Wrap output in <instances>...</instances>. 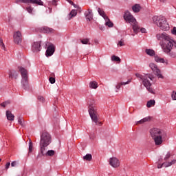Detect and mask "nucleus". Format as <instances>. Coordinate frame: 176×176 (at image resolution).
Masks as SVG:
<instances>
[{
  "label": "nucleus",
  "mask_w": 176,
  "mask_h": 176,
  "mask_svg": "<svg viewBox=\"0 0 176 176\" xmlns=\"http://www.w3.org/2000/svg\"><path fill=\"white\" fill-rule=\"evenodd\" d=\"M47 146H49L48 144H43L42 143H40V152L42 155V156H46V151H47Z\"/></svg>",
  "instance_id": "obj_16"
},
{
  "label": "nucleus",
  "mask_w": 176,
  "mask_h": 176,
  "mask_svg": "<svg viewBox=\"0 0 176 176\" xmlns=\"http://www.w3.org/2000/svg\"><path fill=\"white\" fill-rule=\"evenodd\" d=\"M89 113L91 116V119L96 124H99L101 126L102 124V122H98V113H97V107H96V104L94 103V100L92 102L89 103Z\"/></svg>",
  "instance_id": "obj_6"
},
{
  "label": "nucleus",
  "mask_w": 176,
  "mask_h": 176,
  "mask_svg": "<svg viewBox=\"0 0 176 176\" xmlns=\"http://www.w3.org/2000/svg\"><path fill=\"white\" fill-rule=\"evenodd\" d=\"M50 142H52V136H50V134L46 131L43 132L41 135L40 144L50 145Z\"/></svg>",
  "instance_id": "obj_10"
},
{
  "label": "nucleus",
  "mask_w": 176,
  "mask_h": 176,
  "mask_svg": "<svg viewBox=\"0 0 176 176\" xmlns=\"http://www.w3.org/2000/svg\"><path fill=\"white\" fill-rule=\"evenodd\" d=\"M38 100L41 101V102H43V101H45V98H43V96H38Z\"/></svg>",
  "instance_id": "obj_42"
},
{
  "label": "nucleus",
  "mask_w": 176,
  "mask_h": 176,
  "mask_svg": "<svg viewBox=\"0 0 176 176\" xmlns=\"http://www.w3.org/2000/svg\"><path fill=\"white\" fill-rule=\"evenodd\" d=\"M164 162H163L162 164H158L157 168H162V167H171V166H174L176 163L175 159H172L171 157V153L170 152H168L166 155H165V157L164 158Z\"/></svg>",
  "instance_id": "obj_7"
},
{
  "label": "nucleus",
  "mask_w": 176,
  "mask_h": 176,
  "mask_svg": "<svg viewBox=\"0 0 176 176\" xmlns=\"http://www.w3.org/2000/svg\"><path fill=\"white\" fill-rule=\"evenodd\" d=\"M155 61L156 63H161L162 64H164V58H160V56H155Z\"/></svg>",
  "instance_id": "obj_26"
},
{
  "label": "nucleus",
  "mask_w": 176,
  "mask_h": 176,
  "mask_svg": "<svg viewBox=\"0 0 176 176\" xmlns=\"http://www.w3.org/2000/svg\"><path fill=\"white\" fill-rule=\"evenodd\" d=\"M84 160H87V162L91 161V159H93V157L91 156V154H87L85 156L83 157Z\"/></svg>",
  "instance_id": "obj_31"
},
{
  "label": "nucleus",
  "mask_w": 176,
  "mask_h": 176,
  "mask_svg": "<svg viewBox=\"0 0 176 176\" xmlns=\"http://www.w3.org/2000/svg\"><path fill=\"white\" fill-rule=\"evenodd\" d=\"M109 164L110 166H111V167H113L114 168H118V167L120 166V162L118 158L113 157L109 159Z\"/></svg>",
  "instance_id": "obj_13"
},
{
  "label": "nucleus",
  "mask_w": 176,
  "mask_h": 176,
  "mask_svg": "<svg viewBox=\"0 0 176 176\" xmlns=\"http://www.w3.org/2000/svg\"><path fill=\"white\" fill-rule=\"evenodd\" d=\"M26 10L28 13H30V14H32V11L34 10V8L31 6H28L26 8Z\"/></svg>",
  "instance_id": "obj_37"
},
{
  "label": "nucleus",
  "mask_w": 176,
  "mask_h": 176,
  "mask_svg": "<svg viewBox=\"0 0 176 176\" xmlns=\"http://www.w3.org/2000/svg\"><path fill=\"white\" fill-rule=\"evenodd\" d=\"M130 82H131V80H129L128 81L126 82H119L116 86V89L118 90H119V89H120V87H122V86H124L126 85H129V83H130Z\"/></svg>",
  "instance_id": "obj_22"
},
{
  "label": "nucleus",
  "mask_w": 176,
  "mask_h": 176,
  "mask_svg": "<svg viewBox=\"0 0 176 176\" xmlns=\"http://www.w3.org/2000/svg\"><path fill=\"white\" fill-rule=\"evenodd\" d=\"M56 152L54 150H49L46 154L45 156H54V154Z\"/></svg>",
  "instance_id": "obj_33"
},
{
  "label": "nucleus",
  "mask_w": 176,
  "mask_h": 176,
  "mask_svg": "<svg viewBox=\"0 0 176 176\" xmlns=\"http://www.w3.org/2000/svg\"><path fill=\"white\" fill-rule=\"evenodd\" d=\"M18 122L19 123V124H21V126H25V124L24 123V119H23V118L19 117L18 118Z\"/></svg>",
  "instance_id": "obj_35"
},
{
  "label": "nucleus",
  "mask_w": 176,
  "mask_h": 176,
  "mask_svg": "<svg viewBox=\"0 0 176 176\" xmlns=\"http://www.w3.org/2000/svg\"><path fill=\"white\" fill-rule=\"evenodd\" d=\"M172 100H176V91H173L171 94Z\"/></svg>",
  "instance_id": "obj_40"
},
{
  "label": "nucleus",
  "mask_w": 176,
  "mask_h": 176,
  "mask_svg": "<svg viewBox=\"0 0 176 176\" xmlns=\"http://www.w3.org/2000/svg\"><path fill=\"white\" fill-rule=\"evenodd\" d=\"M67 2H69V3H70V5H72L73 6H74V8H76V5H75V3H74V1H72L71 0H67Z\"/></svg>",
  "instance_id": "obj_43"
},
{
  "label": "nucleus",
  "mask_w": 176,
  "mask_h": 176,
  "mask_svg": "<svg viewBox=\"0 0 176 176\" xmlns=\"http://www.w3.org/2000/svg\"><path fill=\"white\" fill-rule=\"evenodd\" d=\"M6 116L8 120H10V122H13V120H14V115L12 113V111L9 110L6 111Z\"/></svg>",
  "instance_id": "obj_18"
},
{
  "label": "nucleus",
  "mask_w": 176,
  "mask_h": 176,
  "mask_svg": "<svg viewBox=\"0 0 176 176\" xmlns=\"http://www.w3.org/2000/svg\"><path fill=\"white\" fill-rule=\"evenodd\" d=\"M0 46L1 47V49H5V44H3L2 38H0Z\"/></svg>",
  "instance_id": "obj_41"
},
{
  "label": "nucleus",
  "mask_w": 176,
  "mask_h": 176,
  "mask_svg": "<svg viewBox=\"0 0 176 176\" xmlns=\"http://www.w3.org/2000/svg\"><path fill=\"white\" fill-rule=\"evenodd\" d=\"M132 10L134 13H138L141 10V6L140 4H135L132 6Z\"/></svg>",
  "instance_id": "obj_19"
},
{
  "label": "nucleus",
  "mask_w": 176,
  "mask_h": 176,
  "mask_svg": "<svg viewBox=\"0 0 176 176\" xmlns=\"http://www.w3.org/2000/svg\"><path fill=\"white\" fill-rule=\"evenodd\" d=\"M85 16L88 21H91V20H93V11L88 9V10L85 12Z\"/></svg>",
  "instance_id": "obj_17"
},
{
  "label": "nucleus",
  "mask_w": 176,
  "mask_h": 176,
  "mask_svg": "<svg viewBox=\"0 0 176 176\" xmlns=\"http://www.w3.org/2000/svg\"><path fill=\"white\" fill-rule=\"evenodd\" d=\"M173 35H176V27H174L172 30Z\"/></svg>",
  "instance_id": "obj_46"
},
{
  "label": "nucleus",
  "mask_w": 176,
  "mask_h": 176,
  "mask_svg": "<svg viewBox=\"0 0 176 176\" xmlns=\"http://www.w3.org/2000/svg\"><path fill=\"white\" fill-rule=\"evenodd\" d=\"M21 41V32H20V31H17L14 34V42L17 43V45H20Z\"/></svg>",
  "instance_id": "obj_15"
},
{
  "label": "nucleus",
  "mask_w": 176,
  "mask_h": 176,
  "mask_svg": "<svg viewBox=\"0 0 176 176\" xmlns=\"http://www.w3.org/2000/svg\"><path fill=\"white\" fill-rule=\"evenodd\" d=\"M9 76L11 79H17V78H19V73L16 71L10 72Z\"/></svg>",
  "instance_id": "obj_20"
},
{
  "label": "nucleus",
  "mask_w": 176,
  "mask_h": 176,
  "mask_svg": "<svg viewBox=\"0 0 176 176\" xmlns=\"http://www.w3.org/2000/svg\"><path fill=\"white\" fill-rule=\"evenodd\" d=\"M140 31H141V32H142L143 34H145V32H146V29L142 28L141 29L140 28Z\"/></svg>",
  "instance_id": "obj_45"
},
{
  "label": "nucleus",
  "mask_w": 176,
  "mask_h": 176,
  "mask_svg": "<svg viewBox=\"0 0 176 176\" xmlns=\"http://www.w3.org/2000/svg\"><path fill=\"white\" fill-rule=\"evenodd\" d=\"M150 135L154 140L155 145H162L167 138V132L159 128H153L150 130Z\"/></svg>",
  "instance_id": "obj_2"
},
{
  "label": "nucleus",
  "mask_w": 176,
  "mask_h": 176,
  "mask_svg": "<svg viewBox=\"0 0 176 176\" xmlns=\"http://www.w3.org/2000/svg\"><path fill=\"white\" fill-rule=\"evenodd\" d=\"M81 43H82V45H91L90 38H83L81 40Z\"/></svg>",
  "instance_id": "obj_32"
},
{
  "label": "nucleus",
  "mask_w": 176,
  "mask_h": 176,
  "mask_svg": "<svg viewBox=\"0 0 176 176\" xmlns=\"http://www.w3.org/2000/svg\"><path fill=\"white\" fill-rule=\"evenodd\" d=\"M135 76L138 78V79L139 80H142L144 87L146 88V89L148 90V91H149V93H151V94H155V92L153 91V89H152V88H151V87L152 86V83H151V82H155V78L153 76L151 75V74H146V75H141L138 73H137L135 74Z\"/></svg>",
  "instance_id": "obj_3"
},
{
  "label": "nucleus",
  "mask_w": 176,
  "mask_h": 176,
  "mask_svg": "<svg viewBox=\"0 0 176 176\" xmlns=\"http://www.w3.org/2000/svg\"><path fill=\"white\" fill-rule=\"evenodd\" d=\"M53 31H54V30L50 28L44 27L43 28V32H45V34H49L50 32H53Z\"/></svg>",
  "instance_id": "obj_27"
},
{
  "label": "nucleus",
  "mask_w": 176,
  "mask_h": 176,
  "mask_svg": "<svg viewBox=\"0 0 176 176\" xmlns=\"http://www.w3.org/2000/svg\"><path fill=\"white\" fill-rule=\"evenodd\" d=\"M155 100H151L148 102H147L146 107L147 108H151V107H153L155 105Z\"/></svg>",
  "instance_id": "obj_30"
},
{
  "label": "nucleus",
  "mask_w": 176,
  "mask_h": 176,
  "mask_svg": "<svg viewBox=\"0 0 176 176\" xmlns=\"http://www.w3.org/2000/svg\"><path fill=\"white\" fill-rule=\"evenodd\" d=\"M56 50V47L53 44H50L47 48L45 56L47 57H50V56H53L54 54V52Z\"/></svg>",
  "instance_id": "obj_12"
},
{
  "label": "nucleus",
  "mask_w": 176,
  "mask_h": 176,
  "mask_svg": "<svg viewBox=\"0 0 176 176\" xmlns=\"http://www.w3.org/2000/svg\"><path fill=\"white\" fill-rule=\"evenodd\" d=\"M153 21L162 31H168L170 30V25L167 23L166 17L163 16H154L153 17Z\"/></svg>",
  "instance_id": "obj_5"
},
{
  "label": "nucleus",
  "mask_w": 176,
  "mask_h": 176,
  "mask_svg": "<svg viewBox=\"0 0 176 176\" xmlns=\"http://www.w3.org/2000/svg\"><path fill=\"white\" fill-rule=\"evenodd\" d=\"M19 72H21L22 80L21 85L25 90L28 89V71L23 67H19Z\"/></svg>",
  "instance_id": "obj_8"
},
{
  "label": "nucleus",
  "mask_w": 176,
  "mask_h": 176,
  "mask_svg": "<svg viewBox=\"0 0 176 176\" xmlns=\"http://www.w3.org/2000/svg\"><path fill=\"white\" fill-rule=\"evenodd\" d=\"M49 80H50V83H52V85L56 83V78H55L50 77L49 78Z\"/></svg>",
  "instance_id": "obj_39"
},
{
  "label": "nucleus",
  "mask_w": 176,
  "mask_h": 176,
  "mask_svg": "<svg viewBox=\"0 0 176 176\" xmlns=\"http://www.w3.org/2000/svg\"><path fill=\"white\" fill-rule=\"evenodd\" d=\"M111 61H120V58H119V56L113 55L111 56Z\"/></svg>",
  "instance_id": "obj_36"
},
{
  "label": "nucleus",
  "mask_w": 176,
  "mask_h": 176,
  "mask_svg": "<svg viewBox=\"0 0 176 176\" xmlns=\"http://www.w3.org/2000/svg\"><path fill=\"white\" fill-rule=\"evenodd\" d=\"M34 146H32V140L31 139H29V153H31L32 152Z\"/></svg>",
  "instance_id": "obj_34"
},
{
  "label": "nucleus",
  "mask_w": 176,
  "mask_h": 176,
  "mask_svg": "<svg viewBox=\"0 0 176 176\" xmlns=\"http://www.w3.org/2000/svg\"><path fill=\"white\" fill-rule=\"evenodd\" d=\"M1 161H2V159L0 158V162H1Z\"/></svg>",
  "instance_id": "obj_52"
},
{
  "label": "nucleus",
  "mask_w": 176,
  "mask_h": 176,
  "mask_svg": "<svg viewBox=\"0 0 176 176\" xmlns=\"http://www.w3.org/2000/svg\"><path fill=\"white\" fill-rule=\"evenodd\" d=\"M16 162H12L11 163L12 167H14V166H16Z\"/></svg>",
  "instance_id": "obj_49"
},
{
  "label": "nucleus",
  "mask_w": 176,
  "mask_h": 176,
  "mask_svg": "<svg viewBox=\"0 0 176 176\" xmlns=\"http://www.w3.org/2000/svg\"><path fill=\"white\" fill-rule=\"evenodd\" d=\"M161 2H166V0H160Z\"/></svg>",
  "instance_id": "obj_50"
},
{
  "label": "nucleus",
  "mask_w": 176,
  "mask_h": 176,
  "mask_svg": "<svg viewBox=\"0 0 176 176\" xmlns=\"http://www.w3.org/2000/svg\"><path fill=\"white\" fill-rule=\"evenodd\" d=\"M124 20L132 25L133 32L135 34L140 32V26H138V22H137V19H135L134 16H133V14H131V13L128 10L125 11L124 14Z\"/></svg>",
  "instance_id": "obj_4"
},
{
  "label": "nucleus",
  "mask_w": 176,
  "mask_h": 176,
  "mask_svg": "<svg viewBox=\"0 0 176 176\" xmlns=\"http://www.w3.org/2000/svg\"><path fill=\"white\" fill-rule=\"evenodd\" d=\"M157 41H160V45L165 54L171 58H176V52L173 51V47L176 48V41L166 33L157 34L156 35Z\"/></svg>",
  "instance_id": "obj_1"
},
{
  "label": "nucleus",
  "mask_w": 176,
  "mask_h": 176,
  "mask_svg": "<svg viewBox=\"0 0 176 176\" xmlns=\"http://www.w3.org/2000/svg\"><path fill=\"white\" fill-rule=\"evenodd\" d=\"M42 47H41V41L34 42L32 46V50L34 53L41 52Z\"/></svg>",
  "instance_id": "obj_14"
},
{
  "label": "nucleus",
  "mask_w": 176,
  "mask_h": 176,
  "mask_svg": "<svg viewBox=\"0 0 176 176\" xmlns=\"http://www.w3.org/2000/svg\"><path fill=\"white\" fill-rule=\"evenodd\" d=\"M149 120H151V118L150 117H146L142 120H140V121L137 122V124H142L146 122H149Z\"/></svg>",
  "instance_id": "obj_24"
},
{
  "label": "nucleus",
  "mask_w": 176,
  "mask_h": 176,
  "mask_svg": "<svg viewBox=\"0 0 176 176\" xmlns=\"http://www.w3.org/2000/svg\"><path fill=\"white\" fill-rule=\"evenodd\" d=\"M126 44H124V40H123L122 38H121V40L120 41H118V46H124Z\"/></svg>",
  "instance_id": "obj_38"
},
{
  "label": "nucleus",
  "mask_w": 176,
  "mask_h": 176,
  "mask_svg": "<svg viewBox=\"0 0 176 176\" xmlns=\"http://www.w3.org/2000/svg\"><path fill=\"white\" fill-rule=\"evenodd\" d=\"M106 23H105V25H107V27H109L110 28H111V27H113V23L111 22V20H109V18H108V19H104Z\"/></svg>",
  "instance_id": "obj_29"
},
{
  "label": "nucleus",
  "mask_w": 176,
  "mask_h": 176,
  "mask_svg": "<svg viewBox=\"0 0 176 176\" xmlns=\"http://www.w3.org/2000/svg\"><path fill=\"white\" fill-rule=\"evenodd\" d=\"M1 107H3V108H5L6 107V105H8V102H5L1 104Z\"/></svg>",
  "instance_id": "obj_47"
},
{
  "label": "nucleus",
  "mask_w": 176,
  "mask_h": 176,
  "mask_svg": "<svg viewBox=\"0 0 176 176\" xmlns=\"http://www.w3.org/2000/svg\"><path fill=\"white\" fill-rule=\"evenodd\" d=\"M98 87V82H96V81H91L89 82V88L90 89H97Z\"/></svg>",
  "instance_id": "obj_23"
},
{
  "label": "nucleus",
  "mask_w": 176,
  "mask_h": 176,
  "mask_svg": "<svg viewBox=\"0 0 176 176\" xmlns=\"http://www.w3.org/2000/svg\"><path fill=\"white\" fill-rule=\"evenodd\" d=\"M78 14V11L76 10H72L69 14V20H71L72 17H75Z\"/></svg>",
  "instance_id": "obj_25"
},
{
  "label": "nucleus",
  "mask_w": 176,
  "mask_h": 176,
  "mask_svg": "<svg viewBox=\"0 0 176 176\" xmlns=\"http://www.w3.org/2000/svg\"><path fill=\"white\" fill-rule=\"evenodd\" d=\"M100 30H102V27H100Z\"/></svg>",
  "instance_id": "obj_51"
},
{
  "label": "nucleus",
  "mask_w": 176,
  "mask_h": 176,
  "mask_svg": "<svg viewBox=\"0 0 176 176\" xmlns=\"http://www.w3.org/2000/svg\"><path fill=\"white\" fill-rule=\"evenodd\" d=\"M46 46H47V43H46Z\"/></svg>",
  "instance_id": "obj_53"
},
{
  "label": "nucleus",
  "mask_w": 176,
  "mask_h": 176,
  "mask_svg": "<svg viewBox=\"0 0 176 176\" xmlns=\"http://www.w3.org/2000/svg\"><path fill=\"white\" fill-rule=\"evenodd\" d=\"M52 5H53L54 6H57V0H53L52 1Z\"/></svg>",
  "instance_id": "obj_44"
},
{
  "label": "nucleus",
  "mask_w": 176,
  "mask_h": 176,
  "mask_svg": "<svg viewBox=\"0 0 176 176\" xmlns=\"http://www.w3.org/2000/svg\"><path fill=\"white\" fill-rule=\"evenodd\" d=\"M16 3H33L34 5H39L43 6L42 0H16Z\"/></svg>",
  "instance_id": "obj_11"
},
{
  "label": "nucleus",
  "mask_w": 176,
  "mask_h": 176,
  "mask_svg": "<svg viewBox=\"0 0 176 176\" xmlns=\"http://www.w3.org/2000/svg\"><path fill=\"white\" fill-rule=\"evenodd\" d=\"M9 167H10V162H8L6 164V168H9Z\"/></svg>",
  "instance_id": "obj_48"
},
{
  "label": "nucleus",
  "mask_w": 176,
  "mask_h": 176,
  "mask_svg": "<svg viewBox=\"0 0 176 176\" xmlns=\"http://www.w3.org/2000/svg\"><path fill=\"white\" fill-rule=\"evenodd\" d=\"M98 12L100 16H102V17H103L104 20H108V16H106L105 12H104V10H102L101 8H98Z\"/></svg>",
  "instance_id": "obj_21"
},
{
  "label": "nucleus",
  "mask_w": 176,
  "mask_h": 176,
  "mask_svg": "<svg viewBox=\"0 0 176 176\" xmlns=\"http://www.w3.org/2000/svg\"><path fill=\"white\" fill-rule=\"evenodd\" d=\"M146 54H148V56H155V50H151V49H146Z\"/></svg>",
  "instance_id": "obj_28"
},
{
  "label": "nucleus",
  "mask_w": 176,
  "mask_h": 176,
  "mask_svg": "<svg viewBox=\"0 0 176 176\" xmlns=\"http://www.w3.org/2000/svg\"><path fill=\"white\" fill-rule=\"evenodd\" d=\"M149 67L153 71L154 75L158 78V79H164V76L162 74V70L159 69V67L156 64L151 63L149 64Z\"/></svg>",
  "instance_id": "obj_9"
}]
</instances>
